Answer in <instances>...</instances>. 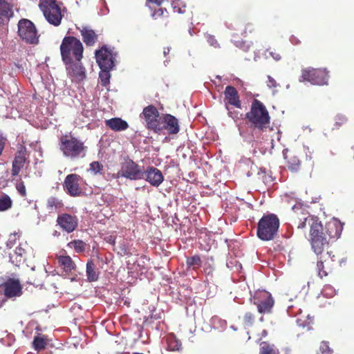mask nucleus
Segmentation results:
<instances>
[{"instance_id":"nucleus-27","label":"nucleus","mask_w":354,"mask_h":354,"mask_svg":"<svg viewBox=\"0 0 354 354\" xmlns=\"http://www.w3.org/2000/svg\"><path fill=\"white\" fill-rule=\"evenodd\" d=\"M287 167L292 171H297L300 169L301 160L294 151H288L285 154Z\"/></svg>"},{"instance_id":"nucleus-52","label":"nucleus","mask_w":354,"mask_h":354,"mask_svg":"<svg viewBox=\"0 0 354 354\" xmlns=\"http://www.w3.org/2000/svg\"><path fill=\"white\" fill-rule=\"evenodd\" d=\"M5 147V139L0 136V156L2 153V151Z\"/></svg>"},{"instance_id":"nucleus-55","label":"nucleus","mask_w":354,"mask_h":354,"mask_svg":"<svg viewBox=\"0 0 354 354\" xmlns=\"http://www.w3.org/2000/svg\"><path fill=\"white\" fill-rule=\"evenodd\" d=\"M170 49H171V48H170L169 47L165 48L164 49V52H163V53H164V55H167V54H169V52H170Z\"/></svg>"},{"instance_id":"nucleus-29","label":"nucleus","mask_w":354,"mask_h":354,"mask_svg":"<svg viewBox=\"0 0 354 354\" xmlns=\"http://www.w3.org/2000/svg\"><path fill=\"white\" fill-rule=\"evenodd\" d=\"M86 277L87 280L90 282L97 281L99 278V272L95 268V263L93 261H88L86 263Z\"/></svg>"},{"instance_id":"nucleus-32","label":"nucleus","mask_w":354,"mask_h":354,"mask_svg":"<svg viewBox=\"0 0 354 354\" xmlns=\"http://www.w3.org/2000/svg\"><path fill=\"white\" fill-rule=\"evenodd\" d=\"M259 354H279V351L274 344L262 342L260 344Z\"/></svg>"},{"instance_id":"nucleus-25","label":"nucleus","mask_w":354,"mask_h":354,"mask_svg":"<svg viewBox=\"0 0 354 354\" xmlns=\"http://www.w3.org/2000/svg\"><path fill=\"white\" fill-rule=\"evenodd\" d=\"M113 250L115 251L117 254L121 257H131L136 252V249L132 248V245L130 244V243L125 239H122L120 242H119L118 248H114Z\"/></svg>"},{"instance_id":"nucleus-58","label":"nucleus","mask_w":354,"mask_h":354,"mask_svg":"<svg viewBox=\"0 0 354 354\" xmlns=\"http://www.w3.org/2000/svg\"><path fill=\"white\" fill-rule=\"evenodd\" d=\"M352 150L353 151V158L354 159V147L352 148Z\"/></svg>"},{"instance_id":"nucleus-40","label":"nucleus","mask_w":354,"mask_h":354,"mask_svg":"<svg viewBox=\"0 0 354 354\" xmlns=\"http://www.w3.org/2000/svg\"><path fill=\"white\" fill-rule=\"evenodd\" d=\"M103 165L98 161H93L89 165V170L95 175L101 174Z\"/></svg>"},{"instance_id":"nucleus-44","label":"nucleus","mask_w":354,"mask_h":354,"mask_svg":"<svg viewBox=\"0 0 354 354\" xmlns=\"http://www.w3.org/2000/svg\"><path fill=\"white\" fill-rule=\"evenodd\" d=\"M335 290L329 285L325 286L323 288L322 293L326 297H333Z\"/></svg>"},{"instance_id":"nucleus-59","label":"nucleus","mask_w":354,"mask_h":354,"mask_svg":"<svg viewBox=\"0 0 354 354\" xmlns=\"http://www.w3.org/2000/svg\"><path fill=\"white\" fill-rule=\"evenodd\" d=\"M260 170H261L263 173H265V169H263V170L262 169H261Z\"/></svg>"},{"instance_id":"nucleus-53","label":"nucleus","mask_w":354,"mask_h":354,"mask_svg":"<svg viewBox=\"0 0 354 354\" xmlns=\"http://www.w3.org/2000/svg\"><path fill=\"white\" fill-rule=\"evenodd\" d=\"M106 241L110 244L115 245V236H109L106 239Z\"/></svg>"},{"instance_id":"nucleus-56","label":"nucleus","mask_w":354,"mask_h":354,"mask_svg":"<svg viewBox=\"0 0 354 354\" xmlns=\"http://www.w3.org/2000/svg\"><path fill=\"white\" fill-rule=\"evenodd\" d=\"M262 334L263 336H266L267 335V331L266 330H263Z\"/></svg>"},{"instance_id":"nucleus-10","label":"nucleus","mask_w":354,"mask_h":354,"mask_svg":"<svg viewBox=\"0 0 354 354\" xmlns=\"http://www.w3.org/2000/svg\"><path fill=\"white\" fill-rule=\"evenodd\" d=\"M260 314H270L274 305L272 295L266 290H258L251 299Z\"/></svg>"},{"instance_id":"nucleus-42","label":"nucleus","mask_w":354,"mask_h":354,"mask_svg":"<svg viewBox=\"0 0 354 354\" xmlns=\"http://www.w3.org/2000/svg\"><path fill=\"white\" fill-rule=\"evenodd\" d=\"M16 189L21 196H26V189L23 181H21L16 185Z\"/></svg>"},{"instance_id":"nucleus-5","label":"nucleus","mask_w":354,"mask_h":354,"mask_svg":"<svg viewBox=\"0 0 354 354\" xmlns=\"http://www.w3.org/2000/svg\"><path fill=\"white\" fill-rule=\"evenodd\" d=\"M84 46L81 41L74 36H65L60 45V53L63 62L82 60Z\"/></svg>"},{"instance_id":"nucleus-51","label":"nucleus","mask_w":354,"mask_h":354,"mask_svg":"<svg viewBox=\"0 0 354 354\" xmlns=\"http://www.w3.org/2000/svg\"><path fill=\"white\" fill-rule=\"evenodd\" d=\"M228 111V115L233 118L234 120H236L239 118V112L237 111H232L229 108L227 109Z\"/></svg>"},{"instance_id":"nucleus-18","label":"nucleus","mask_w":354,"mask_h":354,"mask_svg":"<svg viewBox=\"0 0 354 354\" xmlns=\"http://www.w3.org/2000/svg\"><path fill=\"white\" fill-rule=\"evenodd\" d=\"M143 173L144 179L153 187H158L164 180L161 171L153 166L148 167Z\"/></svg>"},{"instance_id":"nucleus-46","label":"nucleus","mask_w":354,"mask_h":354,"mask_svg":"<svg viewBox=\"0 0 354 354\" xmlns=\"http://www.w3.org/2000/svg\"><path fill=\"white\" fill-rule=\"evenodd\" d=\"M254 26L252 23H248L244 28L243 34L247 36L248 34H252L254 32Z\"/></svg>"},{"instance_id":"nucleus-54","label":"nucleus","mask_w":354,"mask_h":354,"mask_svg":"<svg viewBox=\"0 0 354 354\" xmlns=\"http://www.w3.org/2000/svg\"><path fill=\"white\" fill-rule=\"evenodd\" d=\"M165 0H147V3H151L160 6Z\"/></svg>"},{"instance_id":"nucleus-45","label":"nucleus","mask_w":354,"mask_h":354,"mask_svg":"<svg viewBox=\"0 0 354 354\" xmlns=\"http://www.w3.org/2000/svg\"><path fill=\"white\" fill-rule=\"evenodd\" d=\"M266 53H268V55L270 57H272L275 61H279L281 58V54L276 50L268 49Z\"/></svg>"},{"instance_id":"nucleus-6","label":"nucleus","mask_w":354,"mask_h":354,"mask_svg":"<svg viewBox=\"0 0 354 354\" xmlns=\"http://www.w3.org/2000/svg\"><path fill=\"white\" fill-rule=\"evenodd\" d=\"M39 8L50 24L54 26L61 24L63 15L57 0H39Z\"/></svg>"},{"instance_id":"nucleus-21","label":"nucleus","mask_w":354,"mask_h":354,"mask_svg":"<svg viewBox=\"0 0 354 354\" xmlns=\"http://www.w3.org/2000/svg\"><path fill=\"white\" fill-rule=\"evenodd\" d=\"M57 260L59 266L65 272L66 274L71 273L73 270L76 269V264L72 258L66 254L65 250L63 251V254H60L57 256Z\"/></svg>"},{"instance_id":"nucleus-31","label":"nucleus","mask_w":354,"mask_h":354,"mask_svg":"<svg viewBox=\"0 0 354 354\" xmlns=\"http://www.w3.org/2000/svg\"><path fill=\"white\" fill-rule=\"evenodd\" d=\"M12 201L6 194L3 193L0 196V212H5L12 207Z\"/></svg>"},{"instance_id":"nucleus-20","label":"nucleus","mask_w":354,"mask_h":354,"mask_svg":"<svg viewBox=\"0 0 354 354\" xmlns=\"http://www.w3.org/2000/svg\"><path fill=\"white\" fill-rule=\"evenodd\" d=\"M151 17L153 20L156 21L158 25L161 28L167 27L169 24V13L168 10L162 7L157 8H151Z\"/></svg>"},{"instance_id":"nucleus-9","label":"nucleus","mask_w":354,"mask_h":354,"mask_svg":"<svg viewBox=\"0 0 354 354\" xmlns=\"http://www.w3.org/2000/svg\"><path fill=\"white\" fill-rule=\"evenodd\" d=\"M85 180L79 174H71L66 176L63 187L66 192L73 197L80 196L84 193Z\"/></svg>"},{"instance_id":"nucleus-3","label":"nucleus","mask_w":354,"mask_h":354,"mask_svg":"<svg viewBox=\"0 0 354 354\" xmlns=\"http://www.w3.org/2000/svg\"><path fill=\"white\" fill-rule=\"evenodd\" d=\"M245 119L253 129L263 131L270 123V117L266 106L260 100L254 99L250 111L245 114Z\"/></svg>"},{"instance_id":"nucleus-8","label":"nucleus","mask_w":354,"mask_h":354,"mask_svg":"<svg viewBox=\"0 0 354 354\" xmlns=\"http://www.w3.org/2000/svg\"><path fill=\"white\" fill-rule=\"evenodd\" d=\"M17 27L18 36L26 44H37L39 43V35L32 21L28 19H21L19 21Z\"/></svg>"},{"instance_id":"nucleus-4","label":"nucleus","mask_w":354,"mask_h":354,"mask_svg":"<svg viewBox=\"0 0 354 354\" xmlns=\"http://www.w3.org/2000/svg\"><path fill=\"white\" fill-rule=\"evenodd\" d=\"M280 221L274 214L263 215L259 221L257 235L262 241L273 240L277 235Z\"/></svg>"},{"instance_id":"nucleus-38","label":"nucleus","mask_w":354,"mask_h":354,"mask_svg":"<svg viewBox=\"0 0 354 354\" xmlns=\"http://www.w3.org/2000/svg\"><path fill=\"white\" fill-rule=\"evenodd\" d=\"M348 118L342 114H338L335 118V123L333 129H339L341 127L346 124Z\"/></svg>"},{"instance_id":"nucleus-24","label":"nucleus","mask_w":354,"mask_h":354,"mask_svg":"<svg viewBox=\"0 0 354 354\" xmlns=\"http://www.w3.org/2000/svg\"><path fill=\"white\" fill-rule=\"evenodd\" d=\"M105 124L114 131H122L129 128L127 122L120 118H113L106 120H105Z\"/></svg>"},{"instance_id":"nucleus-28","label":"nucleus","mask_w":354,"mask_h":354,"mask_svg":"<svg viewBox=\"0 0 354 354\" xmlns=\"http://www.w3.org/2000/svg\"><path fill=\"white\" fill-rule=\"evenodd\" d=\"M173 11L178 14H187L189 19H192V12L187 9L186 5L180 0L172 1Z\"/></svg>"},{"instance_id":"nucleus-17","label":"nucleus","mask_w":354,"mask_h":354,"mask_svg":"<svg viewBox=\"0 0 354 354\" xmlns=\"http://www.w3.org/2000/svg\"><path fill=\"white\" fill-rule=\"evenodd\" d=\"M223 102L226 109H228L229 105L237 109H241L242 106L238 91L232 86H227L225 87Z\"/></svg>"},{"instance_id":"nucleus-47","label":"nucleus","mask_w":354,"mask_h":354,"mask_svg":"<svg viewBox=\"0 0 354 354\" xmlns=\"http://www.w3.org/2000/svg\"><path fill=\"white\" fill-rule=\"evenodd\" d=\"M15 254L20 257L19 261H21V259L26 254V250L20 245H19L18 247L16 248V249L15 250Z\"/></svg>"},{"instance_id":"nucleus-57","label":"nucleus","mask_w":354,"mask_h":354,"mask_svg":"<svg viewBox=\"0 0 354 354\" xmlns=\"http://www.w3.org/2000/svg\"><path fill=\"white\" fill-rule=\"evenodd\" d=\"M263 320H264L263 317V316H261V317H260V321H261V322H263Z\"/></svg>"},{"instance_id":"nucleus-34","label":"nucleus","mask_w":354,"mask_h":354,"mask_svg":"<svg viewBox=\"0 0 354 354\" xmlns=\"http://www.w3.org/2000/svg\"><path fill=\"white\" fill-rule=\"evenodd\" d=\"M47 345V339L44 337L37 335L34 337L32 346L37 351L45 349Z\"/></svg>"},{"instance_id":"nucleus-2","label":"nucleus","mask_w":354,"mask_h":354,"mask_svg":"<svg viewBox=\"0 0 354 354\" xmlns=\"http://www.w3.org/2000/svg\"><path fill=\"white\" fill-rule=\"evenodd\" d=\"M59 145L63 156L71 160L84 158L88 150L84 142L71 133L62 135L59 138Z\"/></svg>"},{"instance_id":"nucleus-1","label":"nucleus","mask_w":354,"mask_h":354,"mask_svg":"<svg viewBox=\"0 0 354 354\" xmlns=\"http://www.w3.org/2000/svg\"><path fill=\"white\" fill-rule=\"evenodd\" d=\"M306 225L310 227L309 241L312 250L317 256H321L317 267L319 276L323 278L328 275V270L333 266L331 263L335 261V255L331 256L332 252L328 251L329 244L339 238L343 226L339 221L333 219L324 227L317 217L311 215L301 221L298 228L303 229Z\"/></svg>"},{"instance_id":"nucleus-14","label":"nucleus","mask_w":354,"mask_h":354,"mask_svg":"<svg viewBox=\"0 0 354 354\" xmlns=\"http://www.w3.org/2000/svg\"><path fill=\"white\" fill-rule=\"evenodd\" d=\"M63 62L66 66L68 75L73 80L82 81L86 77V71L82 60H70V62Z\"/></svg>"},{"instance_id":"nucleus-16","label":"nucleus","mask_w":354,"mask_h":354,"mask_svg":"<svg viewBox=\"0 0 354 354\" xmlns=\"http://www.w3.org/2000/svg\"><path fill=\"white\" fill-rule=\"evenodd\" d=\"M121 176L130 180H140L144 178V173L140 166L133 160H129L122 168Z\"/></svg>"},{"instance_id":"nucleus-23","label":"nucleus","mask_w":354,"mask_h":354,"mask_svg":"<svg viewBox=\"0 0 354 354\" xmlns=\"http://www.w3.org/2000/svg\"><path fill=\"white\" fill-rule=\"evenodd\" d=\"M13 14L12 6L6 0H0V26L8 22Z\"/></svg>"},{"instance_id":"nucleus-13","label":"nucleus","mask_w":354,"mask_h":354,"mask_svg":"<svg viewBox=\"0 0 354 354\" xmlns=\"http://www.w3.org/2000/svg\"><path fill=\"white\" fill-rule=\"evenodd\" d=\"M95 58L100 69H112L114 66L113 53L105 46L95 51Z\"/></svg>"},{"instance_id":"nucleus-35","label":"nucleus","mask_w":354,"mask_h":354,"mask_svg":"<svg viewBox=\"0 0 354 354\" xmlns=\"http://www.w3.org/2000/svg\"><path fill=\"white\" fill-rule=\"evenodd\" d=\"M186 263L188 268L192 267L193 269L195 270L201 266L202 261L198 255H194L191 257H187Z\"/></svg>"},{"instance_id":"nucleus-12","label":"nucleus","mask_w":354,"mask_h":354,"mask_svg":"<svg viewBox=\"0 0 354 354\" xmlns=\"http://www.w3.org/2000/svg\"><path fill=\"white\" fill-rule=\"evenodd\" d=\"M29 154L27 151L26 147L20 146L17 151L15 154L14 160L12 162L11 174L12 176L15 177L18 176L24 168L25 164L29 161L28 160Z\"/></svg>"},{"instance_id":"nucleus-37","label":"nucleus","mask_w":354,"mask_h":354,"mask_svg":"<svg viewBox=\"0 0 354 354\" xmlns=\"http://www.w3.org/2000/svg\"><path fill=\"white\" fill-rule=\"evenodd\" d=\"M111 69H101V71L99 74V78L100 80L101 84L103 86H107L110 82V71Z\"/></svg>"},{"instance_id":"nucleus-43","label":"nucleus","mask_w":354,"mask_h":354,"mask_svg":"<svg viewBox=\"0 0 354 354\" xmlns=\"http://www.w3.org/2000/svg\"><path fill=\"white\" fill-rule=\"evenodd\" d=\"M206 39H207L208 44L210 46H213L214 48L219 47V44L214 35H207L206 36Z\"/></svg>"},{"instance_id":"nucleus-7","label":"nucleus","mask_w":354,"mask_h":354,"mask_svg":"<svg viewBox=\"0 0 354 354\" xmlns=\"http://www.w3.org/2000/svg\"><path fill=\"white\" fill-rule=\"evenodd\" d=\"M329 72L326 68L307 67L301 71L300 82H310L311 84L324 86L328 84Z\"/></svg>"},{"instance_id":"nucleus-41","label":"nucleus","mask_w":354,"mask_h":354,"mask_svg":"<svg viewBox=\"0 0 354 354\" xmlns=\"http://www.w3.org/2000/svg\"><path fill=\"white\" fill-rule=\"evenodd\" d=\"M333 350L330 348L327 342L323 341L319 346V354H332Z\"/></svg>"},{"instance_id":"nucleus-19","label":"nucleus","mask_w":354,"mask_h":354,"mask_svg":"<svg viewBox=\"0 0 354 354\" xmlns=\"http://www.w3.org/2000/svg\"><path fill=\"white\" fill-rule=\"evenodd\" d=\"M2 286L6 297H19L22 294V287L18 279L9 278Z\"/></svg>"},{"instance_id":"nucleus-39","label":"nucleus","mask_w":354,"mask_h":354,"mask_svg":"<svg viewBox=\"0 0 354 354\" xmlns=\"http://www.w3.org/2000/svg\"><path fill=\"white\" fill-rule=\"evenodd\" d=\"M62 205V201L55 197H50L47 201V207L49 209L60 208Z\"/></svg>"},{"instance_id":"nucleus-33","label":"nucleus","mask_w":354,"mask_h":354,"mask_svg":"<svg viewBox=\"0 0 354 354\" xmlns=\"http://www.w3.org/2000/svg\"><path fill=\"white\" fill-rule=\"evenodd\" d=\"M67 246L73 248L75 252L81 253L85 251L86 244L83 241L78 239L70 241Z\"/></svg>"},{"instance_id":"nucleus-11","label":"nucleus","mask_w":354,"mask_h":354,"mask_svg":"<svg viewBox=\"0 0 354 354\" xmlns=\"http://www.w3.org/2000/svg\"><path fill=\"white\" fill-rule=\"evenodd\" d=\"M140 117L143 118L146 122V127L148 129L158 133L162 130L160 124V113L157 108L153 105H149L144 108Z\"/></svg>"},{"instance_id":"nucleus-30","label":"nucleus","mask_w":354,"mask_h":354,"mask_svg":"<svg viewBox=\"0 0 354 354\" xmlns=\"http://www.w3.org/2000/svg\"><path fill=\"white\" fill-rule=\"evenodd\" d=\"M167 343L170 351H179L182 349L181 342L173 333L167 336Z\"/></svg>"},{"instance_id":"nucleus-15","label":"nucleus","mask_w":354,"mask_h":354,"mask_svg":"<svg viewBox=\"0 0 354 354\" xmlns=\"http://www.w3.org/2000/svg\"><path fill=\"white\" fill-rule=\"evenodd\" d=\"M57 223L62 231L71 233L78 226V218L75 215L64 213L57 216Z\"/></svg>"},{"instance_id":"nucleus-48","label":"nucleus","mask_w":354,"mask_h":354,"mask_svg":"<svg viewBox=\"0 0 354 354\" xmlns=\"http://www.w3.org/2000/svg\"><path fill=\"white\" fill-rule=\"evenodd\" d=\"M268 86L270 88H276L279 86L276 80L271 76L268 77Z\"/></svg>"},{"instance_id":"nucleus-26","label":"nucleus","mask_w":354,"mask_h":354,"mask_svg":"<svg viewBox=\"0 0 354 354\" xmlns=\"http://www.w3.org/2000/svg\"><path fill=\"white\" fill-rule=\"evenodd\" d=\"M80 33L82 37V40L86 46H93L97 40V35L95 32L87 27H82V28L80 29Z\"/></svg>"},{"instance_id":"nucleus-49","label":"nucleus","mask_w":354,"mask_h":354,"mask_svg":"<svg viewBox=\"0 0 354 354\" xmlns=\"http://www.w3.org/2000/svg\"><path fill=\"white\" fill-rule=\"evenodd\" d=\"M296 322L299 326H301L304 328L306 326L308 327V325H309V322H308L306 320H304L302 318H299V317L297 318Z\"/></svg>"},{"instance_id":"nucleus-36","label":"nucleus","mask_w":354,"mask_h":354,"mask_svg":"<svg viewBox=\"0 0 354 354\" xmlns=\"http://www.w3.org/2000/svg\"><path fill=\"white\" fill-rule=\"evenodd\" d=\"M256 320V316L254 313L246 312L242 318L243 324L245 327L253 326Z\"/></svg>"},{"instance_id":"nucleus-50","label":"nucleus","mask_w":354,"mask_h":354,"mask_svg":"<svg viewBox=\"0 0 354 354\" xmlns=\"http://www.w3.org/2000/svg\"><path fill=\"white\" fill-rule=\"evenodd\" d=\"M19 238V235L17 233H15L10 235L8 242L12 245L15 244L17 239Z\"/></svg>"},{"instance_id":"nucleus-22","label":"nucleus","mask_w":354,"mask_h":354,"mask_svg":"<svg viewBox=\"0 0 354 354\" xmlns=\"http://www.w3.org/2000/svg\"><path fill=\"white\" fill-rule=\"evenodd\" d=\"M164 125L162 129H165L169 134H176L180 131L178 120L171 114H165L162 116Z\"/></svg>"}]
</instances>
